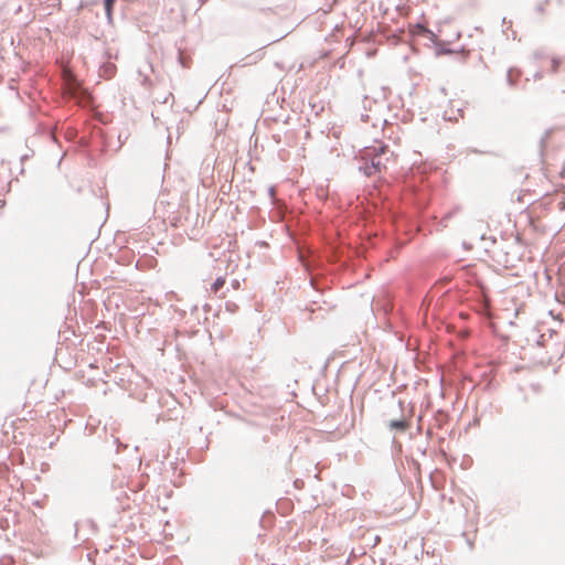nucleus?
Listing matches in <instances>:
<instances>
[{"mask_svg":"<svg viewBox=\"0 0 565 565\" xmlns=\"http://www.w3.org/2000/svg\"><path fill=\"white\" fill-rule=\"evenodd\" d=\"M390 427L392 429L405 430L408 427V424L404 419L391 420Z\"/></svg>","mask_w":565,"mask_h":565,"instance_id":"nucleus-3","label":"nucleus"},{"mask_svg":"<svg viewBox=\"0 0 565 565\" xmlns=\"http://www.w3.org/2000/svg\"><path fill=\"white\" fill-rule=\"evenodd\" d=\"M166 20L171 28L184 25L186 23L188 13L184 3L181 0H170L168 2Z\"/></svg>","mask_w":565,"mask_h":565,"instance_id":"nucleus-1","label":"nucleus"},{"mask_svg":"<svg viewBox=\"0 0 565 565\" xmlns=\"http://www.w3.org/2000/svg\"><path fill=\"white\" fill-rule=\"evenodd\" d=\"M225 285V278L223 277H218L213 284H212V287H211V290L213 294H217Z\"/></svg>","mask_w":565,"mask_h":565,"instance_id":"nucleus-4","label":"nucleus"},{"mask_svg":"<svg viewBox=\"0 0 565 565\" xmlns=\"http://www.w3.org/2000/svg\"><path fill=\"white\" fill-rule=\"evenodd\" d=\"M561 64L562 60H559L558 57H553L551 61V71L554 73L557 72Z\"/></svg>","mask_w":565,"mask_h":565,"instance_id":"nucleus-6","label":"nucleus"},{"mask_svg":"<svg viewBox=\"0 0 565 565\" xmlns=\"http://www.w3.org/2000/svg\"><path fill=\"white\" fill-rule=\"evenodd\" d=\"M381 170H382V162H381L380 158H377V157L372 158L371 163L366 164L364 168V172L369 177L374 175L377 172H381Z\"/></svg>","mask_w":565,"mask_h":565,"instance_id":"nucleus-2","label":"nucleus"},{"mask_svg":"<svg viewBox=\"0 0 565 565\" xmlns=\"http://www.w3.org/2000/svg\"><path fill=\"white\" fill-rule=\"evenodd\" d=\"M116 0H105V11L107 14V19L109 22L113 20V7L115 4Z\"/></svg>","mask_w":565,"mask_h":565,"instance_id":"nucleus-5","label":"nucleus"}]
</instances>
